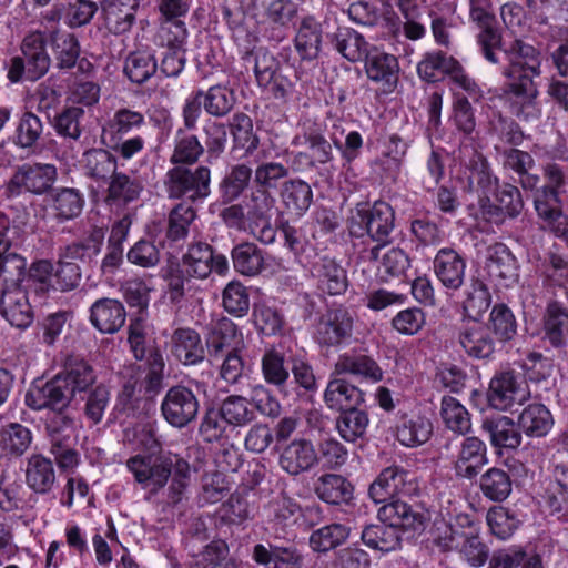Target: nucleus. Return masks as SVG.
<instances>
[{"label": "nucleus", "mask_w": 568, "mask_h": 568, "mask_svg": "<svg viewBox=\"0 0 568 568\" xmlns=\"http://www.w3.org/2000/svg\"><path fill=\"white\" fill-rule=\"evenodd\" d=\"M231 129L235 148L243 149L246 155L253 154L257 150L260 140L253 133V123L247 114H234Z\"/></svg>", "instance_id": "59"}, {"label": "nucleus", "mask_w": 568, "mask_h": 568, "mask_svg": "<svg viewBox=\"0 0 568 568\" xmlns=\"http://www.w3.org/2000/svg\"><path fill=\"white\" fill-rule=\"evenodd\" d=\"M490 532L501 540L513 536L518 527V520L504 507H491L486 515Z\"/></svg>", "instance_id": "63"}, {"label": "nucleus", "mask_w": 568, "mask_h": 568, "mask_svg": "<svg viewBox=\"0 0 568 568\" xmlns=\"http://www.w3.org/2000/svg\"><path fill=\"white\" fill-rule=\"evenodd\" d=\"M456 61L453 57L440 51L429 52L417 64V73L420 79L427 82H436L444 75H449Z\"/></svg>", "instance_id": "51"}, {"label": "nucleus", "mask_w": 568, "mask_h": 568, "mask_svg": "<svg viewBox=\"0 0 568 568\" xmlns=\"http://www.w3.org/2000/svg\"><path fill=\"white\" fill-rule=\"evenodd\" d=\"M354 318L346 308L328 310L322 315L315 337L321 345L338 346L351 339Z\"/></svg>", "instance_id": "12"}, {"label": "nucleus", "mask_w": 568, "mask_h": 568, "mask_svg": "<svg viewBox=\"0 0 568 568\" xmlns=\"http://www.w3.org/2000/svg\"><path fill=\"white\" fill-rule=\"evenodd\" d=\"M453 463L457 476L467 479L476 477L488 463L486 444L475 436L462 439Z\"/></svg>", "instance_id": "15"}, {"label": "nucleus", "mask_w": 568, "mask_h": 568, "mask_svg": "<svg viewBox=\"0 0 568 568\" xmlns=\"http://www.w3.org/2000/svg\"><path fill=\"white\" fill-rule=\"evenodd\" d=\"M204 153V146L194 134L179 129L175 134L174 150L170 158L173 164H193Z\"/></svg>", "instance_id": "52"}, {"label": "nucleus", "mask_w": 568, "mask_h": 568, "mask_svg": "<svg viewBox=\"0 0 568 568\" xmlns=\"http://www.w3.org/2000/svg\"><path fill=\"white\" fill-rule=\"evenodd\" d=\"M104 232L100 227L90 230L87 236L61 248L60 256L70 262L91 263L101 252Z\"/></svg>", "instance_id": "31"}, {"label": "nucleus", "mask_w": 568, "mask_h": 568, "mask_svg": "<svg viewBox=\"0 0 568 568\" xmlns=\"http://www.w3.org/2000/svg\"><path fill=\"white\" fill-rule=\"evenodd\" d=\"M542 338L559 348L568 339V310L557 302L549 303L542 316Z\"/></svg>", "instance_id": "26"}, {"label": "nucleus", "mask_w": 568, "mask_h": 568, "mask_svg": "<svg viewBox=\"0 0 568 568\" xmlns=\"http://www.w3.org/2000/svg\"><path fill=\"white\" fill-rule=\"evenodd\" d=\"M231 255L234 268L243 275L254 276L264 268L263 252L253 243L244 242L234 246Z\"/></svg>", "instance_id": "45"}, {"label": "nucleus", "mask_w": 568, "mask_h": 568, "mask_svg": "<svg viewBox=\"0 0 568 568\" xmlns=\"http://www.w3.org/2000/svg\"><path fill=\"white\" fill-rule=\"evenodd\" d=\"M160 408L168 424L175 428H183L196 418L200 403L193 390L183 385H176L168 389Z\"/></svg>", "instance_id": "8"}, {"label": "nucleus", "mask_w": 568, "mask_h": 568, "mask_svg": "<svg viewBox=\"0 0 568 568\" xmlns=\"http://www.w3.org/2000/svg\"><path fill=\"white\" fill-rule=\"evenodd\" d=\"M3 317L18 328H26L32 323V311L27 293L19 286L6 288L0 301Z\"/></svg>", "instance_id": "23"}, {"label": "nucleus", "mask_w": 568, "mask_h": 568, "mask_svg": "<svg viewBox=\"0 0 568 568\" xmlns=\"http://www.w3.org/2000/svg\"><path fill=\"white\" fill-rule=\"evenodd\" d=\"M457 342L474 358H488L495 351L489 328L480 321H462L457 328Z\"/></svg>", "instance_id": "13"}, {"label": "nucleus", "mask_w": 568, "mask_h": 568, "mask_svg": "<svg viewBox=\"0 0 568 568\" xmlns=\"http://www.w3.org/2000/svg\"><path fill=\"white\" fill-rule=\"evenodd\" d=\"M434 272L448 290H459L465 280L466 260L450 247L440 248L434 258Z\"/></svg>", "instance_id": "20"}, {"label": "nucleus", "mask_w": 568, "mask_h": 568, "mask_svg": "<svg viewBox=\"0 0 568 568\" xmlns=\"http://www.w3.org/2000/svg\"><path fill=\"white\" fill-rule=\"evenodd\" d=\"M351 530L349 526L338 523L323 526L311 534L310 546L314 551L327 552L342 545Z\"/></svg>", "instance_id": "48"}, {"label": "nucleus", "mask_w": 568, "mask_h": 568, "mask_svg": "<svg viewBox=\"0 0 568 568\" xmlns=\"http://www.w3.org/2000/svg\"><path fill=\"white\" fill-rule=\"evenodd\" d=\"M144 191L143 182L124 172H116L108 182L104 202L115 210H124L140 200Z\"/></svg>", "instance_id": "18"}, {"label": "nucleus", "mask_w": 568, "mask_h": 568, "mask_svg": "<svg viewBox=\"0 0 568 568\" xmlns=\"http://www.w3.org/2000/svg\"><path fill=\"white\" fill-rule=\"evenodd\" d=\"M235 103L234 92L223 85L211 87L203 92V105L205 111L213 116H224Z\"/></svg>", "instance_id": "60"}, {"label": "nucleus", "mask_w": 568, "mask_h": 568, "mask_svg": "<svg viewBox=\"0 0 568 568\" xmlns=\"http://www.w3.org/2000/svg\"><path fill=\"white\" fill-rule=\"evenodd\" d=\"M57 375L67 384L71 398L77 393L85 392L97 378L93 368L84 361H70L64 369Z\"/></svg>", "instance_id": "47"}, {"label": "nucleus", "mask_w": 568, "mask_h": 568, "mask_svg": "<svg viewBox=\"0 0 568 568\" xmlns=\"http://www.w3.org/2000/svg\"><path fill=\"white\" fill-rule=\"evenodd\" d=\"M550 513H561L568 505V465L554 466L551 481L545 494Z\"/></svg>", "instance_id": "46"}, {"label": "nucleus", "mask_w": 568, "mask_h": 568, "mask_svg": "<svg viewBox=\"0 0 568 568\" xmlns=\"http://www.w3.org/2000/svg\"><path fill=\"white\" fill-rule=\"evenodd\" d=\"M487 271L493 280L505 282L516 281V258L506 245L498 243L489 247Z\"/></svg>", "instance_id": "40"}, {"label": "nucleus", "mask_w": 568, "mask_h": 568, "mask_svg": "<svg viewBox=\"0 0 568 568\" xmlns=\"http://www.w3.org/2000/svg\"><path fill=\"white\" fill-rule=\"evenodd\" d=\"M281 199L288 213L296 216L303 215L313 201L311 186L300 180H290L283 184Z\"/></svg>", "instance_id": "43"}, {"label": "nucleus", "mask_w": 568, "mask_h": 568, "mask_svg": "<svg viewBox=\"0 0 568 568\" xmlns=\"http://www.w3.org/2000/svg\"><path fill=\"white\" fill-rule=\"evenodd\" d=\"M26 483L37 494H48L55 484V471L51 459L33 454L27 460Z\"/></svg>", "instance_id": "28"}, {"label": "nucleus", "mask_w": 568, "mask_h": 568, "mask_svg": "<svg viewBox=\"0 0 568 568\" xmlns=\"http://www.w3.org/2000/svg\"><path fill=\"white\" fill-rule=\"evenodd\" d=\"M244 60L247 63H253L255 78L260 87L267 88L272 84V80L280 70V63L273 54L260 48L247 53Z\"/></svg>", "instance_id": "56"}, {"label": "nucleus", "mask_w": 568, "mask_h": 568, "mask_svg": "<svg viewBox=\"0 0 568 568\" xmlns=\"http://www.w3.org/2000/svg\"><path fill=\"white\" fill-rule=\"evenodd\" d=\"M377 516L382 523L394 528L406 530H423L429 520V515L419 507H413L400 499L385 504L378 509Z\"/></svg>", "instance_id": "16"}, {"label": "nucleus", "mask_w": 568, "mask_h": 568, "mask_svg": "<svg viewBox=\"0 0 568 568\" xmlns=\"http://www.w3.org/2000/svg\"><path fill=\"white\" fill-rule=\"evenodd\" d=\"M220 412L227 425L242 427L255 418L254 410L247 399L240 395L227 396L220 405Z\"/></svg>", "instance_id": "53"}, {"label": "nucleus", "mask_w": 568, "mask_h": 568, "mask_svg": "<svg viewBox=\"0 0 568 568\" xmlns=\"http://www.w3.org/2000/svg\"><path fill=\"white\" fill-rule=\"evenodd\" d=\"M171 353L183 365H196L204 361L205 351L200 334L192 328H176L171 336Z\"/></svg>", "instance_id": "21"}, {"label": "nucleus", "mask_w": 568, "mask_h": 568, "mask_svg": "<svg viewBox=\"0 0 568 568\" xmlns=\"http://www.w3.org/2000/svg\"><path fill=\"white\" fill-rule=\"evenodd\" d=\"M254 560L270 568H301L302 556L291 548H267L257 544L253 548Z\"/></svg>", "instance_id": "44"}, {"label": "nucleus", "mask_w": 568, "mask_h": 568, "mask_svg": "<svg viewBox=\"0 0 568 568\" xmlns=\"http://www.w3.org/2000/svg\"><path fill=\"white\" fill-rule=\"evenodd\" d=\"M126 468L143 489L156 494L172 474V458L135 455L126 460Z\"/></svg>", "instance_id": "7"}, {"label": "nucleus", "mask_w": 568, "mask_h": 568, "mask_svg": "<svg viewBox=\"0 0 568 568\" xmlns=\"http://www.w3.org/2000/svg\"><path fill=\"white\" fill-rule=\"evenodd\" d=\"M415 489L409 473L400 466L392 465L384 468L368 489L374 503H384L395 496L409 495Z\"/></svg>", "instance_id": "11"}, {"label": "nucleus", "mask_w": 568, "mask_h": 568, "mask_svg": "<svg viewBox=\"0 0 568 568\" xmlns=\"http://www.w3.org/2000/svg\"><path fill=\"white\" fill-rule=\"evenodd\" d=\"M479 489L485 498L490 501L501 503L509 497L513 490V483L506 470L491 467L480 476Z\"/></svg>", "instance_id": "41"}, {"label": "nucleus", "mask_w": 568, "mask_h": 568, "mask_svg": "<svg viewBox=\"0 0 568 568\" xmlns=\"http://www.w3.org/2000/svg\"><path fill=\"white\" fill-rule=\"evenodd\" d=\"M81 165L87 176L105 181L116 173L118 161L108 150L94 148L83 153Z\"/></svg>", "instance_id": "35"}, {"label": "nucleus", "mask_w": 568, "mask_h": 568, "mask_svg": "<svg viewBox=\"0 0 568 568\" xmlns=\"http://www.w3.org/2000/svg\"><path fill=\"white\" fill-rule=\"evenodd\" d=\"M481 428L489 435L490 444L496 448L515 449L521 443V435L509 417L486 418Z\"/></svg>", "instance_id": "37"}, {"label": "nucleus", "mask_w": 568, "mask_h": 568, "mask_svg": "<svg viewBox=\"0 0 568 568\" xmlns=\"http://www.w3.org/2000/svg\"><path fill=\"white\" fill-rule=\"evenodd\" d=\"M491 296L486 285L479 281L471 283L463 302L465 318L463 321H480L489 308Z\"/></svg>", "instance_id": "55"}, {"label": "nucleus", "mask_w": 568, "mask_h": 568, "mask_svg": "<svg viewBox=\"0 0 568 568\" xmlns=\"http://www.w3.org/2000/svg\"><path fill=\"white\" fill-rule=\"evenodd\" d=\"M50 205L58 222L63 223L78 217L84 205L82 193L73 187H60L50 193Z\"/></svg>", "instance_id": "34"}, {"label": "nucleus", "mask_w": 568, "mask_h": 568, "mask_svg": "<svg viewBox=\"0 0 568 568\" xmlns=\"http://www.w3.org/2000/svg\"><path fill=\"white\" fill-rule=\"evenodd\" d=\"M501 51L507 61L503 74L508 79L504 95L511 112L520 120L538 119L540 110L536 103L537 88L534 77L540 74V53L520 39L504 43Z\"/></svg>", "instance_id": "1"}, {"label": "nucleus", "mask_w": 568, "mask_h": 568, "mask_svg": "<svg viewBox=\"0 0 568 568\" xmlns=\"http://www.w3.org/2000/svg\"><path fill=\"white\" fill-rule=\"evenodd\" d=\"M440 417L445 426L458 435H465L471 428L468 410L455 397L444 396L442 398Z\"/></svg>", "instance_id": "49"}, {"label": "nucleus", "mask_w": 568, "mask_h": 568, "mask_svg": "<svg viewBox=\"0 0 568 568\" xmlns=\"http://www.w3.org/2000/svg\"><path fill=\"white\" fill-rule=\"evenodd\" d=\"M229 261L223 254H214L211 245L195 242L189 245L182 256L181 264L171 265L166 270L164 280L168 284L170 300L179 302L191 290V280L206 278L211 272L224 276L229 272Z\"/></svg>", "instance_id": "2"}, {"label": "nucleus", "mask_w": 568, "mask_h": 568, "mask_svg": "<svg viewBox=\"0 0 568 568\" xmlns=\"http://www.w3.org/2000/svg\"><path fill=\"white\" fill-rule=\"evenodd\" d=\"M433 434L429 418L420 415L403 417L397 425V440L406 447H417L425 444Z\"/></svg>", "instance_id": "36"}, {"label": "nucleus", "mask_w": 568, "mask_h": 568, "mask_svg": "<svg viewBox=\"0 0 568 568\" xmlns=\"http://www.w3.org/2000/svg\"><path fill=\"white\" fill-rule=\"evenodd\" d=\"M324 399L329 408L346 412L357 408L364 402V394L344 379H334L328 383Z\"/></svg>", "instance_id": "33"}, {"label": "nucleus", "mask_w": 568, "mask_h": 568, "mask_svg": "<svg viewBox=\"0 0 568 568\" xmlns=\"http://www.w3.org/2000/svg\"><path fill=\"white\" fill-rule=\"evenodd\" d=\"M243 203L248 217V232L260 242L272 244L276 237V230L272 224L274 196L267 190L255 189Z\"/></svg>", "instance_id": "5"}, {"label": "nucleus", "mask_w": 568, "mask_h": 568, "mask_svg": "<svg viewBox=\"0 0 568 568\" xmlns=\"http://www.w3.org/2000/svg\"><path fill=\"white\" fill-rule=\"evenodd\" d=\"M525 398L526 392L521 388V378L514 372H501L490 381L488 402L493 408L506 410Z\"/></svg>", "instance_id": "17"}, {"label": "nucleus", "mask_w": 568, "mask_h": 568, "mask_svg": "<svg viewBox=\"0 0 568 568\" xmlns=\"http://www.w3.org/2000/svg\"><path fill=\"white\" fill-rule=\"evenodd\" d=\"M57 178V169L53 164L26 163L17 169L7 184L9 196H18L23 192L43 194Z\"/></svg>", "instance_id": "9"}, {"label": "nucleus", "mask_w": 568, "mask_h": 568, "mask_svg": "<svg viewBox=\"0 0 568 568\" xmlns=\"http://www.w3.org/2000/svg\"><path fill=\"white\" fill-rule=\"evenodd\" d=\"M224 310L236 317H242L250 310V297L246 287L240 282H230L222 294Z\"/></svg>", "instance_id": "64"}, {"label": "nucleus", "mask_w": 568, "mask_h": 568, "mask_svg": "<svg viewBox=\"0 0 568 568\" xmlns=\"http://www.w3.org/2000/svg\"><path fill=\"white\" fill-rule=\"evenodd\" d=\"M71 400L67 384L58 375L44 383H33L24 396L26 405L32 410L67 409Z\"/></svg>", "instance_id": "10"}, {"label": "nucleus", "mask_w": 568, "mask_h": 568, "mask_svg": "<svg viewBox=\"0 0 568 568\" xmlns=\"http://www.w3.org/2000/svg\"><path fill=\"white\" fill-rule=\"evenodd\" d=\"M364 60L368 79L381 83L385 92H393L398 82L399 65L397 59L393 54L372 47Z\"/></svg>", "instance_id": "19"}, {"label": "nucleus", "mask_w": 568, "mask_h": 568, "mask_svg": "<svg viewBox=\"0 0 568 568\" xmlns=\"http://www.w3.org/2000/svg\"><path fill=\"white\" fill-rule=\"evenodd\" d=\"M368 416L358 408L342 412L336 420V428L346 442L354 443L366 434Z\"/></svg>", "instance_id": "54"}, {"label": "nucleus", "mask_w": 568, "mask_h": 568, "mask_svg": "<svg viewBox=\"0 0 568 568\" xmlns=\"http://www.w3.org/2000/svg\"><path fill=\"white\" fill-rule=\"evenodd\" d=\"M322 26L313 17L304 18L296 31L295 48L302 59L317 58L322 44Z\"/></svg>", "instance_id": "38"}, {"label": "nucleus", "mask_w": 568, "mask_h": 568, "mask_svg": "<svg viewBox=\"0 0 568 568\" xmlns=\"http://www.w3.org/2000/svg\"><path fill=\"white\" fill-rule=\"evenodd\" d=\"M243 345L242 335L237 326L230 320H221L207 339L209 355L212 359H220L229 351H240Z\"/></svg>", "instance_id": "30"}, {"label": "nucleus", "mask_w": 568, "mask_h": 568, "mask_svg": "<svg viewBox=\"0 0 568 568\" xmlns=\"http://www.w3.org/2000/svg\"><path fill=\"white\" fill-rule=\"evenodd\" d=\"M462 163L470 170L469 180L484 190H491L497 184V178L491 173L487 160L474 146L465 144L459 150Z\"/></svg>", "instance_id": "39"}, {"label": "nucleus", "mask_w": 568, "mask_h": 568, "mask_svg": "<svg viewBox=\"0 0 568 568\" xmlns=\"http://www.w3.org/2000/svg\"><path fill=\"white\" fill-rule=\"evenodd\" d=\"M462 526H468L457 551L473 567H481L488 559L489 549L480 538V525L471 517H462L459 519Z\"/></svg>", "instance_id": "25"}, {"label": "nucleus", "mask_w": 568, "mask_h": 568, "mask_svg": "<svg viewBox=\"0 0 568 568\" xmlns=\"http://www.w3.org/2000/svg\"><path fill=\"white\" fill-rule=\"evenodd\" d=\"M156 61L154 57L146 52L131 53L124 63V72L128 78L138 84L148 81L156 72Z\"/></svg>", "instance_id": "58"}, {"label": "nucleus", "mask_w": 568, "mask_h": 568, "mask_svg": "<svg viewBox=\"0 0 568 568\" xmlns=\"http://www.w3.org/2000/svg\"><path fill=\"white\" fill-rule=\"evenodd\" d=\"M21 52L22 57H13L8 67V79L12 83L21 80L37 81L48 72L50 57L42 32L27 34L21 43Z\"/></svg>", "instance_id": "3"}, {"label": "nucleus", "mask_w": 568, "mask_h": 568, "mask_svg": "<svg viewBox=\"0 0 568 568\" xmlns=\"http://www.w3.org/2000/svg\"><path fill=\"white\" fill-rule=\"evenodd\" d=\"M210 181L211 173L206 166L190 169L176 165L166 172L164 186L170 199L196 201L209 196Z\"/></svg>", "instance_id": "4"}, {"label": "nucleus", "mask_w": 568, "mask_h": 568, "mask_svg": "<svg viewBox=\"0 0 568 568\" xmlns=\"http://www.w3.org/2000/svg\"><path fill=\"white\" fill-rule=\"evenodd\" d=\"M312 275L317 287L328 295H339L346 291L347 277L345 270L328 256L318 258L312 267Z\"/></svg>", "instance_id": "24"}, {"label": "nucleus", "mask_w": 568, "mask_h": 568, "mask_svg": "<svg viewBox=\"0 0 568 568\" xmlns=\"http://www.w3.org/2000/svg\"><path fill=\"white\" fill-rule=\"evenodd\" d=\"M354 488L343 476L337 474L322 475L315 484L317 497L332 505L349 504Z\"/></svg>", "instance_id": "32"}, {"label": "nucleus", "mask_w": 568, "mask_h": 568, "mask_svg": "<svg viewBox=\"0 0 568 568\" xmlns=\"http://www.w3.org/2000/svg\"><path fill=\"white\" fill-rule=\"evenodd\" d=\"M318 463L317 452L313 443L298 438L286 444L278 456V465L291 476H298L311 470Z\"/></svg>", "instance_id": "14"}, {"label": "nucleus", "mask_w": 568, "mask_h": 568, "mask_svg": "<svg viewBox=\"0 0 568 568\" xmlns=\"http://www.w3.org/2000/svg\"><path fill=\"white\" fill-rule=\"evenodd\" d=\"M103 11L106 28L115 34L128 32L135 19L132 7H126L118 2L108 3L103 8Z\"/></svg>", "instance_id": "62"}, {"label": "nucleus", "mask_w": 568, "mask_h": 568, "mask_svg": "<svg viewBox=\"0 0 568 568\" xmlns=\"http://www.w3.org/2000/svg\"><path fill=\"white\" fill-rule=\"evenodd\" d=\"M262 374L266 383L282 387L288 379L290 373L284 365V356L275 348L267 349L261 361Z\"/></svg>", "instance_id": "61"}, {"label": "nucleus", "mask_w": 568, "mask_h": 568, "mask_svg": "<svg viewBox=\"0 0 568 568\" xmlns=\"http://www.w3.org/2000/svg\"><path fill=\"white\" fill-rule=\"evenodd\" d=\"M125 318V308L118 300L100 298L90 308L92 325L104 334L118 332L124 325Z\"/></svg>", "instance_id": "22"}, {"label": "nucleus", "mask_w": 568, "mask_h": 568, "mask_svg": "<svg viewBox=\"0 0 568 568\" xmlns=\"http://www.w3.org/2000/svg\"><path fill=\"white\" fill-rule=\"evenodd\" d=\"M361 537L366 546L383 552L395 550L400 542L398 530L385 523L367 526Z\"/></svg>", "instance_id": "50"}, {"label": "nucleus", "mask_w": 568, "mask_h": 568, "mask_svg": "<svg viewBox=\"0 0 568 568\" xmlns=\"http://www.w3.org/2000/svg\"><path fill=\"white\" fill-rule=\"evenodd\" d=\"M518 425L530 437H542L554 425L551 413L542 404H530L519 415Z\"/></svg>", "instance_id": "42"}, {"label": "nucleus", "mask_w": 568, "mask_h": 568, "mask_svg": "<svg viewBox=\"0 0 568 568\" xmlns=\"http://www.w3.org/2000/svg\"><path fill=\"white\" fill-rule=\"evenodd\" d=\"M395 214L392 206L383 201H377L372 207L357 209L352 223L363 225L369 237L378 245L371 250V258H378V251L390 242V233L394 230Z\"/></svg>", "instance_id": "6"}, {"label": "nucleus", "mask_w": 568, "mask_h": 568, "mask_svg": "<svg viewBox=\"0 0 568 568\" xmlns=\"http://www.w3.org/2000/svg\"><path fill=\"white\" fill-rule=\"evenodd\" d=\"M335 372L339 375H353L372 383L383 379V371L379 365L364 354L345 353L339 355L335 363Z\"/></svg>", "instance_id": "27"}, {"label": "nucleus", "mask_w": 568, "mask_h": 568, "mask_svg": "<svg viewBox=\"0 0 568 568\" xmlns=\"http://www.w3.org/2000/svg\"><path fill=\"white\" fill-rule=\"evenodd\" d=\"M333 48L346 60L358 62L368 54L372 45L354 29L342 27L329 36Z\"/></svg>", "instance_id": "29"}, {"label": "nucleus", "mask_w": 568, "mask_h": 568, "mask_svg": "<svg viewBox=\"0 0 568 568\" xmlns=\"http://www.w3.org/2000/svg\"><path fill=\"white\" fill-rule=\"evenodd\" d=\"M32 443L31 430L18 423H11L0 432L1 448L16 456H21Z\"/></svg>", "instance_id": "57"}]
</instances>
